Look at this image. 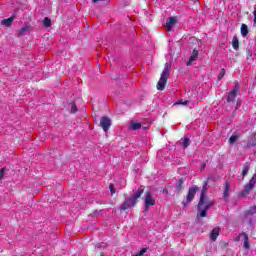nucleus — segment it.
Masks as SVG:
<instances>
[{
  "label": "nucleus",
  "instance_id": "1",
  "mask_svg": "<svg viewBox=\"0 0 256 256\" xmlns=\"http://www.w3.org/2000/svg\"><path fill=\"white\" fill-rule=\"evenodd\" d=\"M207 191V182L204 183V186L202 188V192L200 195V201L198 203V213L197 218L199 217H207V211H209V208L213 207V201L205 198V192Z\"/></svg>",
  "mask_w": 256,
  "mask_h": 256
},
{
  "label": "nucleus",
  "instance_id": "2",
  "mask_svg": "<svg viewBox=\"0 0 256 256\" xmlns=\"http://www.w3.org/2000/svg\"><path fill=\"white\" fill-rule=\"evenodd\" d=\"M141 195H143V187H140L133 196L123 202L120 206L121 211H127V209H131V207H135V205H137V199H139Z\"/></svg>",
  "mask_w": 256,
  "mask_h": 256
},
{
  "label": "nucleus",
  "instance_id": "3",
  "mask_svg": "<svg viewBox=\"0 0 256 256\" xmlns=\"http://www.w3.org/2000/svg\"><path fill=\"white\" fill-rule=\"evenodd\" d=\"M169 71H171V64L166 63L157 84L158 91H163V89H165V85L167 83V77L169 76Z\"/></svg>",
  "mask_w": 256,
  "mask_h": 256
},
{
  "label": "nucleus",
  "instance_id": "4",
  "mask_svg": "<svg viewBox=\"0 0 256 256\" xmlns=\"http://www.w3.org/2000/svg\"><path fill=\"white\" fill-rule=\"evenodd\" d=\"M255 183H256V173L252 176L249 183H247L244 186V189L240 191L239 197H247V195H249L251 191H253V187H255Z\"/></svg>",
  "mask_w": 256,
  "mask_h": 256
},
{
  "label": "nucleus",
  "instance_id": "5",
  "mask_svg": "<svg viewBox=\"0 0 256 256\" xmlns=\"http://www.w3.org/2000/svg\"><path fill=\"white\" fill-rule=\"evenodd\" d=\"M198 191H199V187L197 186H192L191 188H189L188 194L186 196V200L182 202L184 207H187L189 203H191V201L195 199V195Z\"/></svg>",
  "mask_w": 256,
  "mask_h": 256
},
{
  "label": "nucleus",
  "instance_id": "6",
  "mask_svg": "<svg viewBox=\"0 0 256 256\" xmlns=\"http://www.w3.org/2000/svg\"><path fill=\"white\" fill-rule=\"evenodd\" d=\"M144 204H145V211H149V207H153V205H155V198H153V195L151 194V192L145 193Z\"/></svg>",
  "mask_w": 256,
  "mask_h": 256
},
{
  "label": "nucleus",
  "instance_id": "7",
  "mask_svg": "<svg viewBox=\"0 0 256 256\" xmlns=\"http://www.w3.org/2000/svg\"><path fill=\"white\" fill-rule=\"evenodd\" d=\"M100 126L102 127L103 131L107 133L109 128L111 127V119L107 116H104L100 119Z\"/></svg>",
  "mask_w": 256,
  "mask_h": 256
},
{
  "label": "nucleus",
  "instance_id": "8",
  "mask_svg": "<svg viewBox=\"0 0 256 256\" xmlns=\"http://www.w3.org/2000/svg\"><path fill=\"white\" fill-rule=\"evenodd\" d=\"M236 241H244V249H249L250 244H249V236L247 235V233L245 232L240 233L237 236Z\"/></svg>",
  "mask_w": 256,
  "mask_h": 256
},
{
  "label": "nucleus",
  "instance_id": "9",
  "mask_svg": "<svg viewBox=\"0 0 256 256\" xmlns=\"http://www.w3.org/2000/svg\"><path fill=\"white\" fill-rule=\"evenodd\" d=\"M237 93H239V84L236 83L234 89L228 94L227 101L228 103H233L237 98Z\"/></svg>",
  "mask_w": 256,
  "mask_h": 256
},
{
  "label": "nucleus",
  "instance_id": "10",
  "mask_svg": "<svg viewBox=\"0 0 256 256\" xmlns=\"http://www.w3.org/2000/svg\"><path fill=\"white\" fill-rule=\"evenodd\" d=\"M177 25V18L176 17H170L166 21V29L167 31H171L173 27Z\"/></svg>",
  "mask_w": 256,
  "mask_h": 256
},
{
  "label": "nucleus",
  "instance_id": "11",
  "mask_svg": "<svg viewBox=\"0 0 256 256\" xmlns=\"http://www.w3.org/2000/svg\"><path fill=\"white\" fill-rule=\"evenodd\" d=\"M16 16L12 15L7 19H4L1 21V25H3V27H11V25H13V22L15 21Z\"/></svg>",
  "mask_w": 256,
  "mask_h": 256
},
{
  "label": "nucleus",
  "instance_id": "12",
  "mask_svg": "<svg viewBox=\"0 0 256 256\" xmlns=\"http://www.w3.org/2000/svg\"><path fill=\"white\" fill-rule=\"evenodd\" d=\"M230 191H231V184L229 183V181H226L224 183V190H223L224 199H229Z\"/></svg>",
  "mask_w": 256,
  "mask_h": 256
},
{
  "label": "nucleus",
  "instance_id": "13",
  "mask_svg": "<svg viewBox=\"0 0 256 256\" xmlns=\"http://www.w3.org/2000/svg\"><path fill=\"white\" fill-rule=\"evenodd\" d=\"M220 233H221V229H219V227L214 228L210 233L211 241H217V237H219Z\"/></svg>",
  "mask_w": 256,
  "mask_h": 256
},
{
  "label": "nucleus",
  "instance_id": "14",
  "mask_svg": "<svg viewBox=\"0 0 256 256\" xmlns=\"http://www.w3.org/2000/svg\"><path fill=\"white\" fill-rule=\"evenodd\" d=\"M198 56H199V51L193 50L192 55H191L190 59L187 62V66L188 67L191 66L193 61H195V59H197Z\"/></svg>",
  "mask_w": 256,
  "mask_h": 256
},
{
  "label": "nucleus",
  "instance_id": "15",
  "mask_svg": "<svg viewBox=\"0 0 256 256\" xmlns=\"http://www.w3.org/2000/svg\"><path fill=\"white\" fill-rule=\"evenodd\" d=\"M256 214V206H252V207H250V209L248 210V211H246L245 213H244V217L246 218V219H249V217L251 216V215H255Z\"/></svg>",
  "mask_w": 256,
  "mask_h": 256
},
{
  "label": "nucleus",
  "instance_id": "16",
  "mask_svg": "<svg viewBox=\"0 0 256 256\" xmlns=\"http://www.w3.org/2000/svg\"><path fill=\"white\" fill-rule=\"evenodd\" d=\"M129 129H131V131H137V129H141V123L131 122L129 125Z\"/></svg>",
  "mask_w": 256,
  "mask_h": 256
},
{
  "label": "nucleus",
  "instance_id": "17",
  "mask_svg": "<svg viewBox=\"0 0 256 256\" xmlns=\"http://www.w3.org/2000/svg\"><path fill=\"white\" fill-rule=\"evenodd\" d=\"M241 35L243 37H247V35H249V29L246 24H242L241 26Z\"/></svg>",
  "mask_w": 256,
  "mask_h": 256
},
{
  "label": "nucleus",
  "instance_id": "18",
  "mask_svg": "<svg viewBox=\"0 0 256 256\" xmlns=\"http://www.w3.org/2000/svg\"><path fill=\"white\" fill-rule=\"evenodd\" d=\"M232 47H233V49H235V51H237L239 49V39L237 38V36L233 37Z\"/></svg>",
  "mask_w": 256,
  "mask_h": 256
},
{
  "label": "nucleus",
  "instance_id": "19",
  "mask_svg": "<svg viewBox=\"0 0 256 256\" xmlns=\"http://www.w3.org/2000/svg\"><path fill=\"white\" fill-rule=\"evenodd\" d=\"M247 173H249V163H246L243 166V170H242L243 177H245V175H247Z\"/></svg>",
  "mask_w": 256,
  "mask_h": 256
},
{
  "label": "nucleus",
  "instance_id": "20",
  "mask_svg": "<svg viewBox=\"0 0 256 256\" xmlns=\"http://www.w3.org/2000/svg\"><path fill=\"white\" fill-rule=\"evenodd\" d=\"M27 31H29V26H24V27H22V28L19 30L18 34H19V35H25V33H27Z\"/></svg>",
  "mask_w": 256,
  "mask_h": 256
},
{
  "label": "nucleus",
  "instance_id": "21",
  "mask_svg": "<svg viewBox=\"0 0 256 256\" xmlns=\"http://www.w3.org/2000/svg\"><path fill=\"white\" fill-rule=\"evenodd\" d=\"M182 145L185 148L189 147V145H191V140H189V138H184L182 141Z\"/></svg>",
  "mask_w": 256,
  "mask_h": 256
},
{
  "label": "nucleus",
  "instance_id": "22",
  "mask_svg": "<svg viewBox=\"0 0 256 256\" xmlns=\"http://www.w3.org/2000/svg\"><path fill=\"white\" fill-rule=\"evenodd\" d=\"M43 25L44 27H51V19H49L48 17L44 18Z\"/></svg>",
  "mask_w": 256,
  "mask_h": 256
},
{
  "label": "nucleus",
  "instance_id": "23",
  "mask_svg": "<svg viewBox=\"0 0 256 256\" xmlns=\"http://www.w3.org/2000/svg\"><path fill=\"white\" fill-rule=\"evenodd\" d=\"M237 141V135H232L229 139V143L233 145Z\"/></svg>",
  "mask_w": 256,
  "mask_h": 256
},
{
  "label": "nucleus",
  "instance_id": "24",
  "mask_svg": "<svg viewBox=\"0 0 256 256\" xmlns=\"http://www.w3.org/2000/svg\"><path fill=\"white\" fill-rule=\"evenodd\" d=\"M189 101L187 100H179L178 102L175 103V105H188Z\"/></svg>",
  "mask_w": 256,
  "mask_h": 256
},
{
  "label": "nucleus",
  "instance_id": "25",
  "mask_svg": "<svg viewBox=\"0 0 256 256\" xmlns=\"http://www.w3.org/2000/svg\"><path fill=\"white\" fill-rule=\"evenodd\" d=\"M223 77H225V69H222L220 71V75L218 76L219 81H221V79H223Z\"/></svg>",
  "mask_w": 256,
  "mask_h": 256
},
{
  "label": "nucleus",
  "instance_id": "26",
  "mask_svg": "<svg viewBox=\"0 0 256 256\" xmlns=\"http://www.w3.org/2000/svg\"><path fill=\"white\" fill-rule=\"evenodd\" d=\"M109 189H110L111 195H115V186H113V184L109 185Z\"/></svg>",
  "mask_w": 256,
  "mask_h": 256
},
{
  "label": "nucleus",
  "instance_id": "27",
  "mask_svg": "<svg viewBox=\"0 0 256 256\" xmlns=\"http://www.w3.org/2000/svg\"><path fill=\"white\" fill-rule=\"evenodd\" d=\"M3 177H5V168H2L0 170V181H1V179H3Z\"/></svg>",
  "mask_w": 256,
  "mask_h": 256
},
{
  "label": "nucleus",
  "instance_id": "28",
  "mask_svg": "<svg viewBox=\"0 0 256 256\" xmlns=\"http://www.w3.org/2000/svg\"><path fill=\"white\" fill-rule=\"evenodd\" d=\"M71 113H77V106L75 104H72Z\"/></svg>",
  "mask_w": 256,
  "mask_h": 256
},
{
  "label": "nucleus",
  "instance_id": "29",
  "mask_svg": "<svg viewBox=\"0 0 256 256\" xmlns=\"http://www.w3.org/2000/svg\"><path fill=\"white\" fill-rule=\"evenodd\" d=\"M181 185H183V182L180 180L176 184V189H178V191L181 189Z\"/></svg>",
  "mask_w": 256,
  "mask_h": 256
},
{
  "label": "nucleus",
  "instance_id": "30",
  "mask_svg": "<svg viewBox=\"0 0 256 256\" xmlns=\"http://www.w3.org/2000/svg\"><path fill=\"white\" fill-rule=\"evenodd\" d=\"M239 107H241V101H238L236 104V109H239Z\"/></svg>",
  "mask_w": 256,
  "mask_h": 256
},
{
  "label": "nucleus",
  "instance_id": "31",
  "mask_svg": "<svg viewBox=\"0 0 256 256\" xmlns=\"http://www.w3.org/2000/svg\"><path fill=\"white\" fill-rule=\"evenodd\" d=\"M254 24L256 25V10L254 11Z\"/></svg>",
  "mask_w": 256,
  "mask_h": 256
},
{
  "label": "nucleus",
  "instance_id": "32",
  "mask_svg": "<svg viewBox=\"0 0 256 256\" xmlns=\"http://www.w3.org/2000/svg\"><path fill=\"white\" fill-rule=\"evenodd\" d=\"M251 145H255V144L248 143V146H249V147H251Z\"/></svg>",
  "mask_w": 256,
  "mask_h": 256
},
{
  "label": "nucleus",
  "instance_id": "33",
  "mask_svg": "<svg viewBox=\"0 0 256 256\" xmlns=\"http://www.w3.org/2000/svg\"><path fill=\"white\" fill-rule=\"evenodd\" d=\"M202 169H205V164L202 165Z\"/></svg>",
  "mask_w": 256,
  "mask_h": 256
},
{
  "label": "nucleus",
  "instance_id": "34",
  "mask_svg": "<svg viewBox=\"0 0 256 256\" xmlns=\"http://www.w3.org/2000/svg\"><path fill=\"white\" fill-rule=\"evenodd\" d=\"M163 193H167V190H164Z\"/></svg>",
  "mask_w": 256,
  "mask_h": 256
},
{
  "label": "nucleus",
  "instance_id": "35",
  "mask_svg": "<svg viewBox=\"0 0 256 256\" xmlns=\"http://www.w3.org/2000/svg\"><path fill=\"white\" fill-rule=\"evenodd\" d=\"M248 55H250V56H251V53L249 52V53H248Z\"/></svg>",
  "mask_w": 256,
  "mask_h": 256
}]
</instances>
